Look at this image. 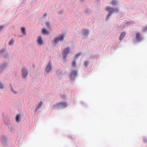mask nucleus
<instances>
[{
  "label": "nucleus",
  "mask_w": 147,
  "mask_h": 147,
  "mask_svg": "<svg viewBox=\"0 0 147 147\" xmlns=\"http://www.w3.org/2000/svg\"><path fill=\"white\" fill-rule=\"evenodd\" d=\"M3 50H2L1 51V53H2V52H3Z\"/></svg>",
  "instance_id": "nucleus-26"
},
{
  "label": "nucleus",
  "mask_w": 147,
  "mask_h": 147,
  "mask_svg": "<svg viewBox=\"0 0 147 147\" xmlns=\"http://www.w3.org/2000/svg\"><path fill=\"white\" fill-rule=\"evenodd\" d=\"M41 106H40L39 105H38L37 107H36V109H35V111H36L38 109L40 108Z\"/></svg>",
  "instance_id": "nucleus-18"
},
{
  "label": "nucleus",
  "mask_w": 147,
  "mask_h": 147,
  "mask_svg": "<svg viewBox=\"0 0 147 147\" xmlns=\"http://www.w3.org/2000/svg\"><path fill=\"white\" fill-rule=\"evenodd\" d=\"M108 10V12H110L111 11H110V10Z\"/></svg>",
  "instance_id": "nucleus-24"
},
{
  "label": "nucleus",
  "mask_w": 147,
  "mask_h": 147,
  "mask_svg": "<svg viewBox=\"0 0 147 147\" xmlns=\"http://www.w3.org/2000/svg\"><path fill=\"white\" fill-rule=\"evenodd\" d=\"M28 75V72L26 67H23L22 70V76L23 77L25 78Z\"/></svg>",
  "instance_id": "nucleus-3"
},
{
  "label": "nucleus",
  "mask_w": 147,
  "mask_h": 147,
  "mask_svg": "<svg viewBox=\"0 0 147 147\" xmlns=\"http://www.w3.org/2000/svg\"><path fill=\"white\" fill-rule=\"evenodd\" d=\"M68 105V104L65 103L64 102H60L58 103L56 106L55 105V106H56L57 107H67Z\"/></svg>",
  "instance_id": "nucleus-4"
},
{
  "label": "nucleus",
  "mask_w": 147,
  "mask_h": 147,
  "mask_svg": "<svg viewBox=\"0 0 147 147\" xmlns=\"http://www.w3.org/2000/svg\"><path fill=\"white\" fill-rule=\"evenodd\" d=\"M64 36L65 35L64 34H61L57 37L54 40V43L56 44L59 41H63Z\"/></svg>",
  "instance_id": "nucleus-1"
},
{
  "label": "nucleus",
  "mask_w": 147,
  "mask_h": 147,
  "mask_svg": "<svg viewBox=\"0 0 147 147\" xmlns=\"http://www.w3.org/2000/svg\"><path fill=\"white\" fill-rule=\"evenodd\" d=\"M64 52L63 53V57L64 58L66 59L67 55L70 51V49L68 48H65L64 50Z\"/></svg>",
  "instance_id": "nucleus-2"
},
{
  "label": "nucleus",
  "mask_w": 147,
  "mask_h": 147,
  "mask_svg": "<svg viewBox=\"0 0 147 147\" xmlns=\"http://www.w3.org/2000/svg\"><path fill=\"white\" fill-rule=\"evenodd\" d=\"M113 10V9L112 10V11H113V10Z\"/></svg>",
  "instance_id": "nucleus-27"
},
{
  "label": "nucleus",
  "mask_w": 147,
  "mask_h": 147,
  "mask_svg": "<svg viewBox=\"0 0 147 147\" xmlns=\"http://www.w3.org/2000/svg\"><path fill=\"white\" fill-rule=\"evenodd\" d=\"M39 105L40 106H41V105H42V102H41H41H40V103H39Z\"/></svg>",
  "instance_id": "nucleus-22"
},
{
  "label": "nucleus",
  "mask_w": 147,
  "mask_h": 147,
  "mask_svg": "<svg viewBox=\"0 0 147 147\" xmlns=\"http://www.w3.org/2000/svg\"><path fill=\"white\" fill-rule=\"evenodd\" d=\"M84 33L85 34H87L88 33V31L87 30H83Z\"/></svg>",
  "instance_id": "nucleus-16"
},
{
  "label": "nucleus",
  "mask_w": 147,
  "mask_h": 147,
  "mask_svg": "<svg viewBox=\"0 0 147 147\" xmlns=\"http://www.w3.org/2000/svg\"><path fill=\"white\" fill-rule=\"evenodd\" d=\"M76 61H73L71 63V66L72 67H74L76 66Z\"/></svg>",
  "instance_id": "nucleus-14"
},
{
  "label": "nucleus",
  "mask_w": 147,
  "mask_h": 147,
  "mask_svg": "<svg viewBox=\"0 0 147 147\" xmlns=\"http://www.w3.org/2000/svg\"><path fill=\"white\" fill-rule=\"evenodd\" d=\"M107 9H112V8H107Z\"/></svg>",
  "instance_id": "nucleus-23"
},
{
  "label": "nucleus",
  "mask_w": 147,
  "mask_h": 147,
  "mask_svg": "<svg viewBox=\"0 0 147 147\" xmlns=\"http://www.w3.org/2000/svg\"><path fill=\"white\" fill-rule=\"evenodd\" d=\"M21 30L22 34H26V32L25 31V28L24 27H22L21 28Z\"/></svg>",
  "instance_id": "nucleus-12"
},
{
  "label": "nucleus",
  "mask_w": 147,
  "mask_h": 147,
  "mask_svg": "<svg viewBox=\"0 0 147 147\" xmlns=\"http://www.w3.org/2000/svg\"><path fill=\"white\" fill-rule=\"evenodd\" d=\"M77 74V72L76 71H71V73L70 76L72 80Z\"/></svg>",
  "instance_id": "nucleus-6"
},
{
  "label": "nucleus",
  "mask_w": 147,
  "mask_h": 147,
  "mask_svg": "<svg viewBox=\"0 0 147 147\" xmlns=\"http://www.w3.org/2000/svg\"><path fill=\"white\" fill-rule=\"evenodd\" d=\"M126 34V33L125 32H123L120 33L119 36V40L121 41L124 38Z\"/></svg>",
  "instance_id": "nucleus-7"
},
{
  "label": "nucleus",
  "mask_w": 147,
  "mask_h": 147,
  "mask_svg": "<svg viewBox=\"0 0 147 147\" xmlns=\"http://www.w3.org/2000/svg\"><path fill=\"white\" fill-rule=\"evenodd\" d=\"M11 90L13 92V93H16L17 92L16 91H15L13 90L12 89H11Z\"/></svg>",
  "instance_id": "nucleus-21"
},
{
  "label": "nucleus",
  "mask_w": 147,
  "mask_h": 147,
  "mask_svg": "<svg viewBox=\"0 0 147 147\" xmlns=\"http://www.w3.org/2000/svg\"><path fill=\"white\" fill-rule=\"evenodd\" d=\"M1 68L2 69H3L4 68L3 67V65H2L1 66Z\"/></svg>",
  "instance_id": "nucleus-25"
},
{
  "label": "nucleus",
  "mask_w": 147,
  "mask_h": 147,
  "mask_svg": "<svg viewBox=\"0 0 147 147\" xmlns=\"http://www.w3.org/2000/svg\"><path fill=\"white\" fill-rule=\"evenodd\" d=\"M51 62L50 61L45 69L46 71L47 72H49L51 69Z\"/></svg>",
  "instance_id": "nucleus-5"
},
{
  "label": "nucleus",
  "mask_w": 147,
  "mask_h": 147,
  "mask_svg": "<svg viewBox=\"0 0 147 147\" xmlns=\"http://www.w3.org/2000/svg\"><path fill=\"white\" fill-rule=\"evenodd\" d=\"M38 43L40 45L42 44L43 41L42 38L40 36H39L38 38Z\"/></svg>",
  "instance_id": "nucleus-9"
},
{
  "label": "nucleus",
  "mask_w": 147,
  "mask_h": 147,
  "mask_svg": "<svg viewBox=\"0 0 147 147\" xmlns=\"http://www.w3.org/2000/svg\"><path fill=\"white\" fill-rule=\"evenodd\" d=\"M21 115H17L16 117V122H18L21 119Z\"/></svg>",
  "instance_id": "nucleus-10"
},
{
  "label": "nucleus",
  "mask_w": 147,
  "mask_h": 147,
  "mask_svg": "<svg viewBox=\"0 0 147 147\" xmlns=\"http://www.w3.org/2000/svg\"><path fill=\"white\" fill-rule=\"evenodd\" d=\"M111 3L112 5H114L116 4L117 2L115 0H113L111 2Z\"/></svg>",
  "instance_id": "nucleus-15"
},
{
  "label": "nucleus",
  "mask_w": 147,
  "mask_h": 147,
  "mask_svg": "<svg viewBox=\"0 0 147 147\" xmlns=\"http://www.w3.org/2000/svg\"><path fill=\"white\" fill-rule=\"evenodd\" d=\"M80 54H77L75 55V58H77L78 57H79V56L80 55Z\"/></svg>",
  "instance_id": "nucleus-19"
},
{
  "label": "nucleus",
  "mask_w": 147,
  "mask_h": 147,
  "mask_svg": "<svg viewBox=\"0 0 147 147\" xmlns=\"http://www.w3.org/2000/svg\"><path fill=\"white\" fill-rule=\"evenodd\" d=\"M4 88V86L2 84H1V89H3Z\"/></svg>",
  "instance_id": "nucleus-20"
},
{
  "label": "nucleus",
  "mask_w": 147,
  "mask_h": 147,
  "mask_svg": "<svg viewBox=\"0 0 147 147\" xmlns=\"http://www.w3.org/2000/svg\"><path fill=\"white\" fill-rule=\"evenodd\" d=\"M140 33H137L136 34V38L137 40H140L142 39V37L140 35Z\"/></svg>",
  "instance_id": "nucleus-8"
},
{
  "label": "nucleus",
  "mask_w": 147,
  "mask_h": 147,
  "mask_svg": "<svg viewBox=\"0 0 147 147\" xmlns=\"http://www.w3.org/2000/svg\"><path fill=\"white\" fill-rule=\"evenodd\" d=\"M42 32L43 34H48L49 33V31L45 29H43L42 30Z\"/></svg>",
  "instance_id": "nucleus-11"
},
{
  "label": "nucleus",
  "mask_w": 147,
  "mask_h": 147,
  "mask_svg": "<svg viewBox=\"0 0 147 147\" xmlns=\"http://www.w3.org/2000/svg\"><path fill=\"white\" fill-rule=\"evenodd\" d=\"M4 65V66H5V65Z\"/></svg>",
  "instance_id": "nucleus-28"
},
{
  "label": "nucleus",
  "mask_w": 147,
  "mask_h": 147,
  "mask_svg": "<svg viewBox=\"0 0 147 147\" xmlns=\"http://www.w3.org/2000/svg\"><path fill=\"white\" fill-rule=\"evenodd\" d=\"M89 64L88 62V61H85L84 62V64L86 66V67H87Z\"/></svg>",
  "instance_id": "nucleus-17"
},
{
  "label": "nucleus",
  "mask_w": 147,
  "mask_h": 147,
  "mask_svg": "<svg viewBox=\"0 0 147 147\" xmlns=\"http://www.w3.org/2000/svg\"><path fill=\"white\" fill-rule=\"evenodd\" d=\"M14 42V40L13 39H11L9 42V45H13Z\"/></svg>",
  "instance_id": "nucleus-13"
}]
</instances>
